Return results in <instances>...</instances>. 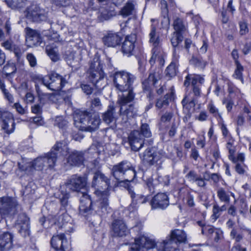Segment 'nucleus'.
<instances>
[{
    "label": "nucleus",
    "mask_w": 251,
    "mask_h": 251,
    "mask_svg": "<svg viewBox=\"0 0 251 251\" xmlns=\"http://www.w3.org/2000/svg\"><path fill=\"white\" fill-rule=\"evenodd\" d=\"M236 123L238 126H242L246 123L245 116L244 115V109L243 110V112L238 116Z\"/></svg>",
    "instance_id": "obj_63"
},
{
    "label": "nucleus",
    "mask_w": 251,
    "mask_h": 251,
    "mask_svg": "<svg viewBox=\"0 0 251 251\" xmlns=\"http://www.w3.org/2000/svg\"><path fill=\"white\" fill-rule=\"evenodd\" d=\"M191 64L196 67L203 69L206 65V62L201 58L193 57L190 60Z\"/></svg>",
    "instance_id": "obj_50"
},
{
    "label": "nucleus",
    "mask_w": 251,
    "mask_h": 251,
    "mask_svg": "<svg viewBox=\"0 0 251 251\" xmlns=\"http://www.w3.org/2000/svg\"><path fill=\"white\" fill-rule=\"evenodd\" d=\"M182 104L184 110L189 115L194 111L196 102L194 99H190L188 96H186L182 100Z\"/></svg>",
    "instance_id": "obj_33"
},
{
    "label": "nucleus",
    "mask_w": 251,
    "mask_h": 251,
    "mask_svg": "<svg viewBox=\"0 0 251 251\" xmlns=\"http://www.w3.org/2000/svg\"><path fill=\"white\" fill-rule=\"evenodd\" d=\"M69 148L66 141H58L52 148L50 152H53L56 155V158L57 154L60 153L62 155H66L69 152Z\"/></svg>",
    "instance_id": "obj_32"
},
{
    "label": "nucleus",
    "mask_w": 251,
    "mask_h": 251,
    "mask_svg": "<svg viewBox=\"0 0 251 251\" xmlns=\"http://www.w3.org/2000/svg\"><path fill=\"white\" fill-rule=\"evenodd\" d=\"M118 117L116 107L113 103L109 104L106 110L101 114L102 121L107 125L115 122Z\"/></svg>",
    "instance_id": "obj_23"
},
{
    "label": "nucleus",
    "mask_w": 251,
    "mask_h": 251,
    "mask_svg": "<svg viewBox=\"0 0 251 251\" xmlns=\"http://www.w3.org/2000/svg\"><path fill=\"white\" fill-rule=\"evenodd\" d=\"M160 178V177L158 178H155L154 179L152 177H150L147 180L146 184L151 193L154 192V187L159 184V180L158 179Z\"/></svg>",
    "instance_id": "obj_45"
},
{
    "label": "nucleus",
    "mask_w": 251,
    "mask_h": 251,
    "mask_svg": "<svg viewBox=\"0 0 251 251\" xmlns=\"http://www.w3.org/2000/svg\"><path fill=\"white\" fill-rule=\"evenodd\" d=\"M217 196L220 201L225 203H229L230 196L227 192L223 188H219L217 192Z\"/></svg>",
    "instance_id": "obj_40"
},
{
    "label": "nucleus",
    "mask_w": 251,
    "mask_h": 251,
    "mask_svg": "<svg viewBox=\"0 0 251 251\" xmlns=\"http://www.w3.org/2000/svg\"><path fill=\"white\" fill-rule=\"evenodd\" d=\"M17 68L15 63L11 61H8L3 68V72L6 76L14 74Z\"/></svg>",
    "instance_id": "obj_41"
},
{
    "label": "nucleus",
    "mask_w": 251,
    "mask_h": 251,
    "mask_svg": "<svg viewBox=\"0 0 251 251\" xmlns=\"http://www.w3.org/2000/svg\"><path fill=\"white\" fill-rule=\"evenodd\" d=\"M119 115L122 118V122L126 123L129 119L138 115L137 109L133 104L120 106Z\"/></svg>",
    "instance_id": "obj_18"
},
{
    "label": "nucleus",
    "mask_w": 251,
    "mask_h": 251,
    "mask_svg": "<svg viewBox=\"0 0 251 251\" xmlns=\"http://www.w3.org/2000/svg\"><path fill=\"white\" fill-rule=\"evenodd\" d=\"M223 238V232L220 228H216L215 231L213 234V236L210 238L215 242H218L220 240Z\"/></svg>",
    "instance_id": "obj_55"
},
{
    "label": "nucleus",
    "mask_w": 251,
    "mask_h": 251,
    "mask_svg": "<svg viewBox=\"0 0 251 251\" xmlns=\"http://www.w3.org/2000/svg\"><path fill=\"white\" fill-rule=\"evenodd\" d=\"M12 107L16 109L17 112L21 115L25 114L26 112V109L25 108H24L19 102L14 103Z\"/></svg>",
    "instance_id": "obj_61"
},
{
    "label": "nucleus",
    "mask_w": 251,
    "mask_h": 251,
    "mask_svg": "<svg viewBox=\"0 0 251 251\" xmlns=\"http://www.w3.org/2000/svg\"><path fill=\"white\" fill-rule=\"evenodd\" d=\"M139 132L144 138H149L151 136L150 128L147 124H143L141 125Z\"/></svg>",
    "instance_id": "obj_44"
},
{
    "label": "nucleus",
    "mask_w": 251,
    "mask_h": 251,
    "mask_svg": "<svg viewBox=\"0 0 251 251\" xmlns=\"http://www.w3.org/2000/svg\"><path fill=\"white\" fill-rule=\"evenodd\" d=\"M239 211L241 214H244L248 210V204L246 200L241 198L239 200Z\"/></svg>",
    "instance_id": "obj_52"
},
{
    "label": "nucleus",
    "mask_w": 251,
    "mask_h": 251,
    "mask_svg": "<svg viewBox=\"0 0 251 251\" xmlns=\"http://www.w3.org/2000/svg\"><path fill=\"white\" fill-rule=\"evenodd\" d=\"M187 236L185 232L181 229L172 230L169 238L163 240L160 243L159 249L163 251H179L178 243H185Z\"/></svg>",
    "instance_id": "obj_5"
},
{
    "label": "nucleus",
    "mask_w": 251,
    "mask_h": 251,
    "mask_svg": "<svg viewBox=\"0 0 251 251\" xmlns=\"http://www.w3.org/2000/svg\"><path fill=\"white\" fill-rule=\"evenodd\" d=\"M122 40L121 37L115 32H110L102 38L104 45L107 47L115 48L120 45Z\"/></svg>",
    "instance_id": "obj_26"
},
{
    "label": "nucleus",
    "mask_w": 251,
    "mask_h": 251,
    "mask_svg": "<svg viewBox=\"0 0 251 251\" xmlns=\"http://www.w3.org/2000/svg\"><path fill=\"white\" fill-rule=\"evenodd\" d=\"M51 245L56 251H70L71 246L64 234L54 235L50 241Z\"/></svg>",
    "instance_id": "obj_15"
},
{
    "label": "nucleus",
    "mask_w": 251,
    "mask_h": 251,
    "mask_svg": "<svg viewBox=\"0 0 251 251\" xmlns=\"http://www.w3.org/2000/svg\"><path fill=\"white\" fill-rule=\"evenodd\" d=\"M84 160L83 153L77 151H71L67 158V162L71 166H79L83 164Z\"/></svg>",
    "instance_id": "obj_28"
},
{
    "label": "nucleus",
    "mask_w": 251,
    "mask_h": 251,
    "mask_svg": "<svg viewBox=\"0 0 251 251\" xmlns=\"http://www.w3.org/2000/svg\"><path fill=\"white\" fill-rule=\"evenodd\" d=\"M135 12V5L131 1H128L120 10V14L124 17L132 15Z\"/></svg>",
    "instance_id": "obj_35"
},
{
    "label": "nucleus",
    "mask_w": 251,
    "mask_h": 251,
    "mask_svg": "<svg viewBox=\"0 0 251 251\" xmlns=\"http://www.w3.org/2000/svg\"><path fill=\"white\" fill-rule=\"evenodd\" d=\"M16 200L9 197H0V214L3 217L12 216L18 211Z\"/></svg>",
    "instance_id": "obj_8"
},
{
    "label": "nucleus",
    "mask_w": 251,
    "mask_h": 251,
    "mask_svg": "<svg viewBox=\"0 0 251 251\" xmlns=\"http://www.w3.org/2000/svg\"><path fill=\"white\" fill-rule=\"evenodd\" d=\"M135 77L132 74L126 71L115 73L113 82L116 89L121 92H126L132 88V84Z\"/></svg>",
    "instance_id": "obj_6"
},
{
    "label": "nucleus",
    "mask_w": 251,
    "mask_h": 251,
    "mask_svg": "<svg viewBox=\"0 0 251 251\" xmlns=\"http://www.w3.org/2000/svg\"><path fill=\"white\" fill-rule=\"evenodd\" d=\"M203 77L198 75H188L184 82V85L186 87L189 86L191 82L193 86V93L196 98L200 97L201 94L200 85L204 82Z\"/></svg>",
    "instance_id": "obj_13"
},
{
    "label": "nucleus",
    "mask_w": 251,
    "mask_h": 251,
    "mask_svg": "<svg viewBox=\"0 0 251 251\" xmlns=\"http://www.w3.org/2000/svg\"><path fill=\"white\" fill-rule=\"evenodd\" d=\"M46 51L48 56L53 62H56L59 59L58 50L56 48H53L50 46H47L46 47Z\"/></svg>",
    "instance_id": "obj_38"
},
{
    "label": "nucleus",
    "mask_w": 251,
    "mask_h": 251,
    "mask_svg": "<svg viewBox=\"0 0 251 251\" xmlns=\"http://www.w3.org/2000/svg\"><path fill=\"white\" fill-rule=\"evenodd\" d=\"M240 34L241 35H245L249 32L247 23L244 21L239 23Z\"/></svg>",
    "instance_id": "obj_58"
},
{
    "label": "nucleus",
    "mask_w": 251,
    "mask_h": 251,
    "mask_svg": "<svg viewBox=\"0 0 251 251\" xmlns=\"http://www.w3.org/2000/svg\"><path fill=\"white\" fill-rule=\"evenodd\" d=\"M88 77L96 88L103 87V81L106 75L103 70V64L99 57L95 56L90 63V67L87 72Z\"/></svg>",
    "instance_id": "obj_3"
},
{
    "label": "nucleus",
    "mask_w": 251,
    "mask_h": 251,
    "mask_svg": "<svg viewBox=\"0 0 251 251\" xmlns=\"http://www.w3.org/2000/svg\"><path fill=\"white\" fill-rule=\"evenodd\" d=\"M233 142L228 141L226 144V148L228 150V152L229 153V158L230 160H232L233 162H235V159L234 158L233 154L235 152V150L234 147L233 146L232 144Z\"/></svg>",
    "instance_id": "obj_53"
},
{
    "label": "nucleus",
    "mask_w": 251,
    "mask_h": 251,
    "mask_svg": "<svg viewBox=\"0 0 251 251\" xmlns=\"http://www.w3.org/2000/svg\"><path fill=\"white\" fill-rule=\"evenodd\" d=\"M87 184L86 178L85 177L76 175L72 176L62 186H65V189H69L72 191L80 192L84 189Z\"/></svg>",
    "instance_id": "obj_12"
},
{
    "label": "nucleus",
    "mask_w": 251,
    "mask_h": 251,
    "mask_svg": "<svg viewBox=\"0 0 251 251\" xmlns=\"http://www.w3.org/2000/svg\"><path fill=\"white\" fill-rule=\"evenodd\" d=\"M42 82L48 89L53 91H57L63 87L67 83V81L58 74L52 73L44 77Z\"/></svg>",
    "instance_id": "obj_10"
},
{
    "label": "nucleus",
    "mask_w": 251,
    "mask_h": 251,
    "mask_svg": "<svg viewBox=\"0 0 251 251\" xmlns=\"http://www.w3.org/2000/svg\"><path fill=\"white\" fill-rule=\"evenodd\" d=\"M14 235L9 232H3L0 234V251H8L13 246Z\"/></svg>",
    "instance_id": "obj_25"
},
{
    "label": "nucleus",
    "mask_w": 251,
    "mask_h": 251,
    "mask_svg": "<svg viewBox=\"0 0 251 251\" xmlns=\"http://www.w3.org/2000/svg\"><path fill=\"white\" fill-rule=\"evenodd\" d=\"M150 43L152 44L153 48H160V39L159 35L156 33V27L152 25L149 34Z\"/></svg>",
    "instance_id": "obj_36"
},
{
    "label": "nucleus",
    "mask_w": 251,
    "mask_h": 251,
    "mask_svg": "<svg viewBox=\"0 0 251 251\" xmlns=\"http://www.w3.org/2000/svg\"><path fill=\"white\" fill-rule=\"evenodd\" d=\"M215 229L216 228L212 226L207 225L205 227H203L201 229V233L210 238L213 236V234L215 231Z\"/></svg>",
    "instance_id": "obj_49"
},
{
    "label": "nucleus",
    "mask_w": 251,
    "mask_h": 251,
    "mask_svg": "<svg viewBox=\"0 0 251 251\" xmlns=\"http://www.w3.org/2000/svg\"><path fill=\"white\" fill-rule=\"evenodd\" d=\"M60 201L62 205L65 206L68 204V200L70 195L69 192H67L65 189V186L60 187Z\"/></svg>",
    "instance_id": "obj_43"
},
{
    "label": "nucleus",
    "mask_w": 251,
    "mask_h": 251,
    "mask_svg": "<svg viewBox=\"0 0 251 251\" xmlns=\"http://www.w3.org/2000/svg\"><path fill=\"white\" fill-rule=\"evenodd\" d=\"M29 164H31V161L27 162L23 160L21 162L18 163L19 169L22 171L30 173L33 171V168L32 165H29Z\"/></svg>",
    "instance_id": "obj_42"
},
{
    "label": "nucleus",
    "mask_w": 251,
    "mask_h": 251,
    "mask_svg": "<svg viewBox=\"0 0 251 251\" xmlns=\"http://www.w3.org/2000/svg\"><path fill=\"white\" fill-rule=\"evenodd\" d=\"M68 124L67 120H65L62 116L57 117L54 121V125L60 128L65 127Z\"/></svg>",
    "instance_id": "obj_51"
},
{
    "label": "nucleus",
    "mask_w": 251,
    "mask_h": 251,
    "mask_svg": "<svg viewBox=\"0 0 251 251\" xmlns=\"http://www.w3.org/2000/svg\"><path fill=\"white\" fill-rule=\"evenodd\" d=\"M74 118L75 125L83 131H94L100 124L99 116L90 110L78 111L75 113Z\"/></svg>",
    "instance_id": "obj_2"
},
{
    "label": "nucleus",
    "mask_w": 251,
    "mask_h": 251,
    "mask_svg": "<svg viewBox=\"0 0 251 251\" xmlns=\"http://www.w3.org/2000/svg\"><path fill=\"white\" fill-rule=\"evenodd\" d=\"M165 74L167 76L171 78L176 75V64L174 62H172L166 68L165 70Z\"/></svg>",
    "instance_id": "obj_46"
},
{
    "label": "nucleus",
    "mask_w": 251,
    "mask_h": 251,
    "mask_svg": "<svg viewBox=\"0 0 251 251\" xmlns=\"http://www.w3.org/2000/svg\"><path fill=\"white\" fill-rule=\"evenodd\" d=\"M161 242L156 243L155 241L151 239L145 237L144 236H140L135 239V242L133 244L130 248V251H146V250L153 248L155 246L158 250L162 251L159 249Z\"/></svg>",
    "instance_id": "obj_9"
},
{
    "label": "nucleus",
    "mask_w": 251,
    "mask_h": 251,
    "mask_svg": "<svg viewBox=\"0 0 251 251\" xmlns=\"http://www.w3.org/2000/svg\"><path fill=\"white\" fill-rule=\"evenodd\" d=\"M122 95H119L117 103L119 106L126 105V104H132L135 98V94L133 91V88L127 90Z\"/></svg>",
    "instance_id": "obj_30"
},
{
    "label": "nucleus",
    "mask_w": 251,
    "mask_h": 251,
    "mask_svg": "<svg viewBox=\"0 0 251 251\" xmlns=\"http://www.w3.org/2000/svg\"><path fill=\"white\" fill-rule=\"evenodd\" d=\"M169 204V198L165 193H158L151 201L152 208L165 209Z\"/></svg>",
    "instance_id": "obj_21"
},
{
    "label": "nucleus",
    "mask_w": 251,
    "mask_h": 251,
    "mask_svg": "<svg viewBox=\"0 0 251 251\" xmlns=\"http://www.w3.org/2000/svg\"><path fill=\"white\" fill-rule=\"evenodd\" d=\"M102 106L100 100L98 98H95L91 101V107L92 109L96 108L98 109H100Z\"/></svg>",
    "instance_id": "obj_60"
},
{
    "label": "nucleus",
    "mask_w": 251,
    "mask_h": 251,
    "mask_svg": "<svg viewBox=\"0 0 251 251\" xmlns=\"http://www.w3.org/2000/svg\"><path fill=\"white\" fill-rule=\"evenodd\" d=\"M207 109L209 112L215 117H218L220 119H222L221 115L219 113L218 109L214 105L212 102L209 103L207 106Z\"/></svg>",
    "instance_id": "obj_48"
},
{
    "label": "nucleus",
    "mask_w": 251,
    "mask_h": 251,
    "mask_svg": "<svg viewBox=\"0 0 251 251\" xmlns=\"http://www.w3.org/2000/svg\"><path fill=\"white\" fill-rule=\"evenodd\" d=\"M162 71L159 69H156L151 71L148 78L143 82V89L149 91L151 86L157 87V85L162 82Z\"/></svg>",
    "instance_id": "obj_17"
},
{
    "label": "nucleus",
    "mask_w": 251,
    "mask_h": 251,
    "mask_svg": "<svg viewBox=\"0 0 251 251\" xmlns=\"http://www.w3.org/2000/svg\"><path fill=\"white\" fill-rule=\"evenodd\" d=\"M80 87L84 93H86L87 95L92 94L93 89L90 85L82 83Z\"/></svg>",
    "instance_id": "obj_62"
},
{
    "label": "nucleus",
    "mask_w": 251,
    "mask_h": 251,
    "mask_svg": "<svg viewBox=\"0 0 251 251\" xmlns=\"http://www.w3.org/2000/svg\"><path fill=\"white\" fill-rule=\"evenodd\" d=\"M128 142L132 150L138 151L144 145V138L139 130H134L128 136Z\"/></svg>",
    "instance_id": "obj_20"
},
{
    "label": "nucleus",
    "mask_w": 251,
    "mask_h": 251,
    "mask_svg": "<svg viewBox=\"0 0 251 251\" xmlns=\"http://www.w3.org/2000/svg\"><path fill=\"white\" fill-rule=\"evenodd\" d=\"M128 191L132 201L136 204L137 203H145L148 201V197L144 196L141 194H136L131 188L128 189Z\"/></svg>",
    "instance_id": "obj_37"
},
{
    "label": "nucleus",
    "mask_w": 251,
    "mask_h": 251,
    "mask_svg": "<svg viewBox=\"0 0 251 251\" xmlns=\"http://www.w3.org/2000/svg\"><path fill=\"white\" fill-rule=\"evenodd\" d=\"M56 162V155L53 152H48L35 158L31 164L33 170L41 171L43 169L52 168Z\"/></svg>",
    "instance_id": "obj_7"
},
{
    "label": "nucleus",
    "mask_w": 251,
    "mask_h": 251,
    "mask_svg": "<svg viewBox=\"0 0 251 251\" xmlns=\"http://www.w3.org/2000/svg\"><path fill=\"white\" fill-rule=\"evenodd\" d=\"M183 37L182 34L179 33H173L171 39V44L174 48L173 56L176 60H177L179 57V50L182 47L179 46L183 41Z\"/></svg>",
    "instance_id": "obj_29"
},
{
    "label": "nucleus",
    "mask_w": 251,
    "mask_h": 251,
    "mask_svg": "<svg viewBox=\"0 0 251 251\" xmlns=\"http://www.w3.org/2000/svg\"><path fill=\"white\" fill-rule=\"evenodd\" d=\"M208 180V178L206 179L205 178L201 177V176H199V177L198 178L197 180L195 181V183H196L198 187L204 188L205 187V186L206 185L205 180Z\"/></svg>",
    "instance_id": "obj_64"
},
{
    "label": "nucleus",
    "mask_w": 251,
    "mask_h": 251,
    "mask_svg": "<svg viewBox=\"0 0 251 251\" xmlns=\"http://www.w3.org/2000/svg\"><path fill=\"white\" fill-rule=\"evenodd\" d=\"M111 172L113 176L119 182L132 181L136 176L134 168L127 162L123 161L114 165Z\"/></svg>",
    "instance_id": "obj_4"
},
{
    "label": "nucleus",
    "mask_w": 251,
    "mask_h": 251,
    "mask_svg": "<svg viewBox=\"0 0 251 251\" xmlns=\"http://www.w3.org/2000/svg\"><path fill=\"white\" fill-rule=\"evenodd\" d=\"M169 104V101L167 98L164 97L163 98H160L157 100L155 106L158 108H165Z\"/></svg>",
    "instance_id": "obj_54"
},
{
    "label": "nucleus",
    "mask_w": 251,
    "mask_h": 251,
    "mask_svg": "<svg viewBox=\"0 0 251 251\" xmlns=\"http://www.w3.org/2000/svg\"><path fill=\"white\" fill-rule=\"evenodd\" d=\"M111 234L115 237H124L129 233V230L122 220H115L111 225Z\"/></svg>",
    "instance_id": "obj_16"
},
{
    "label": "nucleus",
    "mask_w": 251,
    "mask_h": 251,
    "mask_svg": "<svg viewBox=\"0 0 251 251\" xmlns=\"http://www.w3.org/2000/svg\"><path fill=\"white\" fill-rule=\"evenodd\" d=\"M220 207L218 204H214L213 206V214L211 216L212 220L216 221L220 216Z\"/></svg>",
    "instance_id": "obj_57"
},
{
    "label": "nucleus",
    "mask_w": 251,
    "mask_h": 251,
    "mask_svg": "<svg viewBox=\"0 0 251 251\" xmlns=\"http://www.w3.org/2000/svg\"><path fill=\"white\" fill-rule=\"evenodd\" d=\"M200 176L193 170L190 171L186 175V178L188 180L192 183H194L197 180Z\"/></svg>",
    "instance_id": "obj_56"
},
{
    "label": "nucleus",
    "mask_w": 251,
    "mask_h": 251,
    "mask_svg": "<svg viewBox=\"0 0 251 251\" xmlns=\"http://www.w3.org/2000/svg\"><path fill=\"white\" fill-rule=\"evenodd\" d=\"M140 157L145 163L150 165H157L161 164L162 155L153 148H148L140 155Z\"/></svg>",
    "instance_id": "obj_14"
},
{
    "label": "nucleus",
    "mask_w": 251,
    "mask_h": 251,
    "mask_svg": "<svg viewBox=\"0 0 251 251\" xmlns=\"http://www.w3.org/2000/svg\"><path fill=\"white\" fill-rule=\"evenodd\" d=\"M26 59L31 67H34L37 64V60L35 56L31 53H28L26 55Z\"/></svg>",
    "instance_id": "obj_59"
},
{
    "label": "nucleus",
    "mask_w": 251,
    "mask_h": 251,
    "mask_svg": "<svg viewBox=\"0 0 251 251\" xmlns=\"http://www.w3.org/2000/svg\"><path fill=\"white\" fill-rule=\"evenodd\" d=\"M28 16L32 19L34 22H38L45 21L46 16L44 14V11L41 9L36 5H32L28 8Z\"/></svg>",
    "instance_id": "obj_27"
},
{
    "label": "nucleus",
    "mask_w": 251,
    "mask_h": 251,
    "mask_svg": "<svg viewBox=\"0 0 251 251\" xmlns=\"http://www.w3.org/2000/svg\"><path fill=\"white\" fill-rule=\"evenodd\" d=\"M17 227L19 233L26 237L30 235L29 218L25 214H20L17 220Z\"/></svg>",
    "instance_id": "obj_19"
},
{
    "label": "nucleus",
    "mask_w": 251,
    "mask_h": 251,
    "mask_svg": "<svg viewBox=\"0 0 251 251\" xmlns=\"http://www.w3.org/2000/svg\"><path fill=\"white\" fill-rule=\"evenodd\" d=\"M173 27L175 30L173 33L183 34L187 30V27L185 24L183 20L179 18H177L174 20Z\"/></svg>",
    "instance_id": "obj_34"
},
{
    "label": "nucleus",
    "mask_w": 251,
    "mask_h": 251,
    "mask_svg": "<svg viewBox=\"0 0 251 251\" xmlns=\"http://www.w3.org/2000/svg\"><path fill=\"white\" fill-rule=\"evenodd\" d=\"M235 64V69L233 74V77L234 78L239 79L243 83V72L244 71V67L241 64L239 61H236Z\"/></svg>",
    "instance_id": "obj_39"
},
{
    "label": "nucleus",
    "mask_w": 251,
    "mask_h": 251,
    "mask_svg": "<svg viewBox=\"0 0 251 251\" xmlns=\"http://www.w3.org/2000/svg\"><path fill=\"white\" fill-rule=\"evenodd\" d=\"M244 115L245 116V119H246L245 123L246 126L251 129V111L250 109L246 106L244 107Z\"/></svg>",
    "instance_id": "obj_47"
},
{
    "label": "nucleus",
    "mask_w": 251,
    "mask_h": 251,
    "mask_svg": "<svg viewBox=\"0 0 251 251\" xmlns=\"http://www.w3.org/2000/svg\"><path fill=\"white\" fill-rule=\"evenodd\" d=\"M164 53L160 48H153L152 50V56L150 60V63L153 65L156 61L159 62V65H163L164 64Z\"/></svg>",
    "instance_id": "obj_31"
},
{
    "label": "nucleus",
    "mask_w": 251,
    "mask_h": 251,
    "mask_svg": "<svg viewBox=\"0 0 251 251\" xmlns=\"http://www.w3.org/2000/svg\"><path fill=\"white\" fill-rule=\"evenodd\" d=\"M92 186L95 188L94 194L97 197V200L92 202L86 192H81L79 213L84 216L91 214L93 210L100 215L107 213L110 210L108 200L110 180L100 172H97L94 176Z\"/></svg>",
    "instance_id": "obj_1"
},
{
    "label": "nucleus",
    "mask_w": 251,
    "mask_h": 251,
    "mask_svg": "<svg viewBox=\"0 0 251 251\" xmlns=\"http://www.w3.org/2000/svg\"><path fill=\"white\" fill-rule=\"evenodd\" d=\"M136 40V37L135 34H130L126 36L122 44L121 49L124 54L129 56L132 54L135 48L134 43Z\"/></svg>",
    "instance_id": "obj_24"
},
{
    "label": "nucleus",
    "mask_w": 251,
    "mask_h": 251,
    "mask_svg": "<svg viewBox=\"0 0 251 251\" xmlns=\"http://www.w3.org/2000/svg\"><path fill=\"white\" fill-rule=\"evenodd\" d=\"M0 123L2 129L7 134L12 133L15 129V122L13 115L10 112L0 109Z\"/></svg>",
    "instance_id": "obj_11"
},
{
    "label": "nucleus",
    "mask_w": 251,
    "mask_h": 251,
    "mask_svg": "<svg viewBox=\"0 0 251 251\" xmlns=\"http://www.w3.org/2000/svg\"><path fill=\"white\" fill-rule=\"evenodd\" d=\"M42 37L39 33L29 28H26V43L29 47L40 45Z\"/></svg>",
    "instance_id": "obj_22"
}]
</instances>
